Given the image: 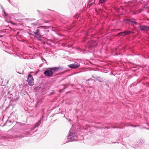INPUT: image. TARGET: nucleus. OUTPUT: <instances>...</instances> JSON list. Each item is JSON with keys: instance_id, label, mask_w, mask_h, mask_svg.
Segmentation results:
<instances>
[{"instance_id": "11", "label": "nucleus", "mask_w": 149, "mask_h": 149, "mask_svg": "<svg viewBox=\"0 0 149 149\" xmlns=\"http://www.w3.org/2000/svg\"><path fill=\"white\" fill-rule=\"evenodd\" d=\"M49 27L46 26H41L38 27V28L41 29H47L49 28Z\"/></svg>"}, {"instance_id": "26", "label": "nucleus", "mask_w": 149, "mask_h": 149, "mask_svg": "<svg viewBox=\"0 0 149 149\" xmlns=\"http://www.w3.org/2000/svg\"><path fill=\"white\" fill-rule=\"evenodd\" d=\"M37 11L38 12V13L39 14H40V11L38 10H37Z\"/></svg>"}, {"instance_id": "12", "label": "nucleus", "mask_w": 149, "mask_h": 149, "mask_svg": "<svg viewBox=\"0 0 149 149\" xmlns=\"http://www.w3.org/2000/svg\"><path fill=\"white\" fill-rule=\"evenodd\" d=\"M123 32H121L119 33H118V34H117L116 35L117 36H125L124 35V34Z\"/></svg>"}, {"instance_id": "21", "label": "nucleus", "mask_w": 149, "mask_h": 149, "mask_svg": "<svg viewBox=\"0 0 149 149\" xmlns=\"http://www.w3.org/2000/svg\"><path fill=\"white\" fill-rule=\"evenodd\" d=\"M37 38L38 39V40L40 41H41L42 40V36H41V38Z\"/></svg>"}, {"instance_id": "15", "label": "nucleus", "mask_w": 149, "mask_h": 149, "mask_svg": "<svg viewBox=\"0 0 149 149\" xmlns=\"http://www.w3.org/2000/svg\"><path fill=\"white\" fill-rule=\"evenodd\" d=\"M107 0H100L99 1V3H103L105 2Z\"/></svg>"}, {"instance_id": "23", "label": "nucleus", "mask_w": 149, "mask_h": 149, "mask_svg": "<svg viewBox=\"0 0 149 149\" xmlns=\"http://www.w3.org/2000/svg\"><path fill=\"white\" fill-rule=\"evenodd\" d=\"M140 142L141 143H144V141L142 139H140Z\"/></svg>"}, {"instance_id": "8", "label": "nucleus", "mask_w": 149, "mask_h": 149, "mask_svg": "<svg viewBox=\"0 0 149 149\" xmlns=\"http://www.w3.org/2000/svg\"><path fill=\"white\" fill-rule=\"evenodd\" d=\"M33 33L35 35L36 38H40L41 37V35L40 34V30L38 29H37L35 32L33 31Z\"/></svg>"}, {"instance_id": "16", "label": "nucleus", "mask_w": 149, "mask_h": 149, "mask_svg": "<svg viewBox=\"0 0 149 149\" xmlns=\"http://www.w3.org/2000/svg\"><path fill=\"white\" fill-rule=\"evenodd\" d=\"M15 19L16 21L18 22H21L23 20L22 19H17L16 18H15Z\"/></svg>"}, {"instance_id": "33", "label": "nucleus", "mask_w": 149, "mask_h": 149, "mask_svg": "<svg viewBox=\"0 0 149 149\" xmlns=\"http://www.w3.org/2000/svg\"><path fill=\"white\" fill-rule=\"evenodd\" d=\"M147 129L149 130L148 128H147Z\"/></svg>"}, {"instance_id": "20", "label": "nucleus", "mask_w": 149, "mask_h": 149, "mask_svg": "<svg viewBox=\"0 0 149 149\" xmlns=\"http://www.w3.org/2000/svg\"><path fill=\"white\" fill-rule=\"evenodd\" d=\"M19 14L18 13H15L14 14V16L15 17H17V16H19Z\"/></svg>"}, {"instance_id": "32", "label": "nucleus", "mask_w": 149, "mask_h": 149, "mask_svg": "<svg viewBox=\"0 0 149 149\" xmlns=\"http://www.w3.org/2000/svg\"><path fill=\"white\" fill-rule=\"evenodd\" d=\"M18 73H19V74H21V73H19V72H17Z\"/></svg>"}, {"instance_id": "19", "label": "nucleus", "mask_w": 149, "mask_h": 149, "mask_svg": "<svg viewBox=\"0 0 149 149\" xmlns=\"http://www.w3.org/2000/svg\"><path fill=\"white\" fill-rule=\"evenodd\" d=\"M98 80L100 82H102L104 81L102 79H98Z\"/></svg>"}, {"instance_id": "29", "label": "nucleus", "mask_w": 149, "mask_h": 149, "mask_svg": "<svg viewBox=\"0 0 149 149\" xmlns=\"http://www.w3.org/2000/svg\"><path fill=\"white\" fill-rule=\"evenodd\" d=\"M37 130V129H36L35 131H34V132H36Z\"/></svg>"}, {"instance_id": "18", "label": "nucleus", "mask_w": 149, "mask_h": 149, "mask_svg": "<svg viewBox=\"0 0 149 149\" xmlns=\"http://www.w3.org/2000/svg\"><path fill=\"white\" fill-rule=\"evenodd\" d=\"M124 35L125 36L127 35V30H125V31H123Z\"/></svg>"}, {"instance_id": "31", "label": "nucleus", "mask_w": 149, "mask_h": 149, "mask_svg": "<svg viewBox=\"0 0 149 149\" xmlns=\"http://www.w3.org/2000/svg\"><path fill=\"white\" fill-rule=\"evenodd\" d=\"M53 94V93H51V95H52V94Z\"/></svg>"}, {"instance_id": "7", "label": "nucleus", "mask_w": 149, "mask_h": 149, "mask_svg": "<svg viewBox=\"0 0 149 149\" xmlns=\"http://www.w3.org/2000/svg\"><path fill=\"white\" fill-rule=\"evenodd\" d=\"M139 28L141 31H149V27L145 25L140 26Z\"/></svg>"}, {"instance_id": "6", "label": "nucleus", "mask_w": 149, "mask_h": 149, "mask_svg": "<svg viewBox=\"0 0 149 149\" xmlns=\"http://www.w3.org/2000/svg\"><path fill=\"white\" fill-rule=\"evenodd\" d=\"M80 65L79 63L75 62L74 64L72 63L69 65L68 66L71 68L76 69L78 68L79 66Z\"/></svg>"}, {"instance_id": "1", "label": "nucleus", "mask_w": 149, "mask_h": 149, "mask_svg": "<svg viewBox=\"0 0 149 149\" xmlns=\"http://www.w3.org/2000/svg\"><path fill=\"white\" fill-rule=\"evenodd\" d=\"M82 41L83 42H86L87 43L86 45L85 46V49L84 48V50L83 49H81L79 47H78L76 49L78 52L81 54L86 53L85 51H88L90 50L93 51L94 49L97 45V41L89 39L88 37L87 36H86L84 38Z\"/></svg>"}, {"instance_id": "2", "label": "nucleus", "mask_w": 149, "mask_h": 149, "mask_svg": "<svg viewBox=\"0 0 149 149\" xmlns=\"http://www.w3.org/2000/svg\"><path fill=\"white\" fill-rule=\"evenodd\" d=\"M73 127H72L69 132V134L68 136L67 140L68 142L76 141L77 140V134L73 131Z\"/></svg>"}, {"instance_id": "10", "label": "nucleus", "mask_w": 149, "mask_h": 149, "mask_svg": "<svg viewBox=\"0 0 149 149\" xmlns=\"http://www.w3.org/2000/svg\"><path fill=\"white\" fill-rule=\"evenodd\" d=\"M19 56V58L21 59H30L33 58V56Z\"/></svg>"}, {"instance_id": "4", "label": "nucleus", "mask_w": 149, "mask_h": 149, "mask_svg": "<svg viewBox=\"0 0 149 149\" xmlns=\"http://www.w3.org/2000/svg\"><path fill=\"white\" fill-rule=\"evenodd\" d=\"M59 68H47L44 72V75L47 77H51L52 76L54 72H56L58 71Z\"/></svg>"}, {"instance_id": "5", "label": "nucleus", "mask_w": 149, "mask_h": 149, "mask_svg": "<svg viewBox=\"0 0 149 149\" xmlns=\"http://www.w3.org/2000/svg\"><path fill=\"white\" fill-rule=\"evenodd\" d=\"M27 81L29 84L30 86H32L34 84V79L32 76L31 74L28 75V76Z\"/></svg>"}, {"instance_id": "28", "label": "nucleus", "mask_w": 149, "mask_h": 149, "mask_svg": "<svg viewBox=\"0 0 149 149\" xmlns=\"http://www.w3.org/2000/svg\"><path fill=\"white\" fill-rule=\"evenodd\" d=\"M47 10H49L50 11H53L52 10H51L50 9H48Z\"/></svg>"}, {"instance_id": "25", "label": "nucleus", "mask_w": 149, "mask_h": 149, "mask_svg": "<svg viewBox=\"0 0 149 149\" xmlns=\"http://www.w3.org/2000/svg\"><path fill=\"white\" fill-rule=\"evenodd\" d=\"M93 4V3H91L89 5V6H91L92 5V4Z\"/></svg>"}, {"instance_id": "22", "label": "nucleus", "mask_w": 149, "mask_h": 149, "mask_svg": "<svg viewBox=\"0 0 149 149\" xmlns=\"http://www.w3.org/2000/svg\"><path fill=\"white\" fill-rule=\"evenodd\" d=\"M127 35L131 34L130 31H127Z\"/></svg>"}, {"instance_id": "30", "label": "nucleus", "mask_w": 149, "mask_h": 149, "mask_svg": "<svg viewBox=\"0 0 149 149\" xmlns=\"http://www.w3.org/2000/svg\"><path fill=\"white\" fill-rule=\"evenodd\" d=\"M10 93V92H9V91H8V94H9Z\"/></svg>"}, {"instance_id": "24", "label": "nucleus", "mask_w": 149, "mask_h": 149, "mask_svg": "<svg viewBox=\"0 0 149 149\" xmlns=\"http://www.w3.org/2000/svg\"><path fill=\"white\" fill-rule=\"evenodd\" d=\"M134 33H135L134 32L132 31H130V34H131V33L134 34Z\"/></svg>"}, {"instance_id": "13", "label": "nucleus", "mask_w": 149, "mask_h": 149, "mask_svg": "<svg viewBox=\"0 0 149 149\" xmlns=\"http://www.w3.org/2000/svg\"><path fill=\"white\" fill-rule=\"evenodd\" d=\"M135 21H133L132 22H130V24H131L132 25H134V24L135 25H137L138 23Z\"/></svg>"}, {"instance_id": "3", "label": "nucleus", "mask_w": 149, "mask_h": 149, "mask_svg": "<svg viewBox=\"0 0 149 149\" xmlns=\"http://www.w3.org/2000/svg\"><path fill=\"white\" fill-rule=\"evenodd\" d=\"M43 116H42L38 121L31 128L27 129V131L26 132V133H23L21 135L22 137L26 136L27 135L29 134L31 131L34 130L36 128L38 127L41 124L42 121H43Z\"/></svg>"}, {"instance_id": "14", "label": "nucleus", "mask_w": 149, "mask_h": 149, "mask_svg": "<svg viewBox=\"0 0 149 149\" xmlns=\"http://www.w3.org/2000/svg\"><path fill=\"white\" fill-rule=\"evenodd\" d=\"M2 8V9H3V12L4 14V15H3V16L4 17H7V16H8L7 14L6 13V12H5V10L3 8Z\"/></svg>"}, {"instance_id": "17", "label": "nucleus", "mask_w": 149, "mask_h": 149, "mask_svg": "<svg viewBox=\"0 0 149 149\" xmlns=\"http://www.w3.org/2000/svg\"><path fill=\"white\" fill-rule=\"evenodd\" d=\"M41 60L43 62H44L45 61L46 62V63H47V62H46V60L44 59L42 56H41Z\"/></svg>"}, {"instance_id": "9", "label": "nucleus", "mask_w": 149, "mask_h": 149, "mask_svg": "<svg viewBox=\"0 0 149 149\" xmlns=\"http://www.w3.org/2000/svg\"><path fill=\"white\" fill-rule=\"evenodd\" d=\"M136 20L134 18H131L125 20V23L128 24H130V22L133 21H136Z\"/></svg>"}, {"instance_id": "27", "label": "nucleus", "mask_w": 149, "mask_h": 149, "mask_svg": "<svg viewBox=\"0 0 149 149\" xmlns=\"http://www.w3.org/2000/svg\"><path fill=\"white\" fill-rule=\"evenodd\" d=\"M91 79H88L87 80H86V81H90V80H91Z\"/></svg>"}]
</instances>
